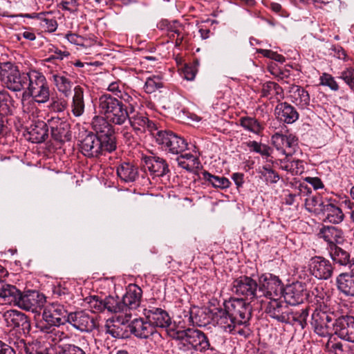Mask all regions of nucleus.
Returning <instances> with one entry per match:
<instances>
[{
	"mask_svg": "<svg viewBox=\"0 0 354 354\" xmlns=\"http://www.w3.org/2000/svg\"><path fill=\"white\" fill-rule=\"evenodd\" d=\"M118 177L125 183L135 181L138 177V169L129 162H122L117 168Z\"/></svg>",
	"mask_w": 354,
	"mask_h": 354,
	"instance_id": "33",
	"label": "nucleus"
},
{
	"mask_svg": "<svg viewBox=\"0 0 354 354\" xmlns=\"http://www.w3.org/2000/svg\"><path fill=\"white\" fill-rule=\"evenodd\" d=\"M66 37L68 39V41L71 44L82 46H85L86 39L80 35H78L75 33H70L67 34Z\"/></svg>",
	"mask_w": 354,
	"mask_h": 354,
	"instance_id": "58",
	"label": "nucleus"
},
{
	"mask_svg": "<svg viewBox=\"0 0 354 354\" xmlns=\"http://www.w3.org/2000/svg\"><path fill=\"white\" fill-rule=\"evenodd\" d=\"M339 78L343 80L348 86L354 91V69L347 68L340 73Z\"/></svg>",
	"mask_w": 354,
	"mask_h": 354,
	"instance_id": "55",
	"label": "nucleus"
},
{
	"mask_svg": "<svg viewBox=\"0 0 354 354\" xmlns=\"http://www.w3.org/2000/svg\"><path fill=\"white\" fill-rule=\"evenodd\" d=\"M13 102L12 97L7 91H0V116L11 114Z\"/></svg>",
	"mask_w": 354,
	"mask_h": 354,
	"instance_id": "44",
	"label": "nucleus"
},
{
	"mask_svg": "<svg viewBox=\"0 0 354 354\" xmlns=\"http://www.w3.org/2000/svg\"><path fill=\"white\" fill-rule=\"evenodd\" d=\"M106 117L95 116L93 118L91 126L100 138L106 142V147L116 148V140L113 126Z\"/></svg>",
	"mask_w": 354,
	"mask_h": 354,
	"instance_id": "11",
	"label": "nucleus"
},
{
	"mask_svg": "<svg viewBox=\"0 0 354 354\" xmlns=\"http://www.w3.org/2000/svg\"><path fill=\"white\" fill-rule=\"evenodd\" d=\"M147 319L150 322L153 328L155 327L166 328L167 333L170 328H180L176 325L175 322L172 323L171 318L167 311H147L145 314Z\"/></svg>",
	"mask_w": 354,
	"mask_h": 354,
	"instance_id": "22",
	"label": "nucleus"
},
{
	"mask_svg": "<svg viewBox=\"0 0 354 354\" xmlns=\"http://www.w3.org/2000/svg\"><path fill=\"white\" fill-rule=\"evenodd\" d=\"M307 285L301 281H296L287 286L283 290L282 300L283 308L287 305L296 306L304 301L307 295Z\"/></svg>",
	"mask_w": 354,
	"mask_h": 354,
	"instance_id": "12",
	"label": "nucleus"
},
{
	"mask_svg": "<svg viewBox=\"0 0 354 354\" xmlns=\"http://www.w3.org/2000/svg\"><path fill=\"white\" fill-rule=\"evenodd\" d=\"M99 111L111 123L117 125L123 124L128 118V109L119 99L104 94L99 98Z\"/></svg>",
	"mask_w": 354,
	"mask_h": 354,
	"instance_id": "4",
	"label": "nucleus"
},
{
	"mask_svg": "<svg viewBox=\"0 0 354 354\" xmlns=\"http://www.w3.org/2000/svg\"><path fill=\"white\" fill-rule=\"evenodd\" d=\"M17 294V288L12 285L6 283L0 279V304L2 305H10Z\"/></svg>",
	"mask_w": 354,
	"mask_h": 354,
	"instance_id": "38",
	"label": "nucleus"
},
{
	"mask_svg": "<svg viewBox=\"0 0 354 354\" xmlns=\"http://www.w3.org/2000/svg\"><path fill=\"white\" fill-rule=\"evenodd\" d=\"M288 315L290 322L288 324L294 325L298 323L302 328L306 326L308 311H288Z\"/></svg>",
	"mask_w": 354,
	"mask_h": 354,
	"instance_id": "46",
	"label": "nucleus"
},
{
	"mask_svg": "<svg viewBox=\"0 0 354 354\" xmlns=\"http://www.w3.org/2000/svg\"><path fill=\"white\" fill-rule=\"evenodd\" d=\"M320 84L322 86H328L331 90L337 91L339 89L337 82L335 80L334 77L328 73H323L319 78Z\"/></svg>",
	"mask_w": 354,
	"mask_h": 354,
	"instance_id": "53",
	"label": "nucleus"
},
{
	"mask_svg": "<svg viewBox=\"0 0 354 354\" xmlns=\"http://www.w3.org/2000/svg\"><path fill=\"white\" fill-rule=\"evenodd\" d=\"M3 317L8 327L19 328L25 333L29 332L30 324L28 317L21 311H6Z\"/></svg>",
	"mask_w": 354,
	"mask_h": 354,
	"instance_id": "23",
	"label": "nucleus"
},
{
	"mask_svg": "<svg viewBox=\"0 0 354 354\" xmlns=\"http://www.w3.org/2000/svg\"><path fill=\"white\" fill-rule=\"evenodd\" d=\"M247 146L251 151L262 156H269L270 155V148L266 145L259 143L257 141H250L247 143Z\"/></svg>",
	"mask_w": 354,
	"mask_h": 354,
	"instance_id": "51",
	"label": "nucleus"
},
{
	"mask_svg": "<svg viewBox=\"0 0 354 354\" xmlns=\"http://www.w3.org/2000/svg\"><path fill=\"white\" fill-rule=\"evenodd\" d=\"M48 124L45 122L35 121L28 129V139L33 143H41L48 138Z\"/></svg>",
	"mask_w": 354,
	"mask_h": 354,
	"instance_id": "29",
	"label": "nucleus"
},
{
	"mask_svg": "<svg viewBox=\"0 0 354 354\" xmlns=\"http://www.w3.org/2000/svg\"><path fill=\"white\" fill-rule=\"evenodd\" d=\"M331 259L341 266H346L351 263L350 254L338 245L328 250Z\"/></svg>",
	"mask_w": 354,
	"mask_h": 354,
	"instance_id": "42",
	"label": "nucleus"
},
{
	"mask_svg": "<svg viewBox=\"0 0 354 354\" xmlns=\"http://www.w3.org/2000/svg\"><path fill=\"white\" fill-rule=\"evenodd\" d=\"M161 87H162V82L160 77L153 76L147 79L144 88L147 93H152Z\"/></svg>",
	"mask_w": 354,
	"mask_h": 354,
	"instance_id": "49",
	"label": "nucleus"
},
{
	"mask_svg": "<svg viewBox=\"0 0 354 354\" xmlns=\"http://www.w3.org/2000/svg\"><path fill=\"white\" fill-rule=\"evenodd\" d=\"M261 97L279 102L283 98V90L276 82H267L262 85Z\"/></svg>",
	"mask_w": 354,
	"mask_h": 354,
	"instance_id": "32",
	"label": "nucleus"
},
{
	"mask_svg": "<svg viewBox=\"0 0 354 354\" xmlns=\"http://www.w3.org/2000/svg\"><path fill=\"white\" fill-rule=\"evenodd\" d=\"M22 17H27L30 19H36L39 21L40 25L45 28L47 31L53 32L57 28V23L55 19L48 18L44 13H31L24 14L20 15Z\"/></svg>",
	"mask_w": 354,
	"mask_h": 354,
	"instance_id": "39",
	"label": "nucleus"
},
{
	"mask_svg": "<svg viewBox=\"0 0 354 354\" xmlns=\"http://www.w3.org/2000/svg\"><path fill=\"white\" fill-rule=\"evenodd\" d=\"M221 316V324H224L225 328H229L232 330L235 327L236 323V319L230 313V311H218Z\"/></svg>",
	"mask_w": 354,
	"mask_h": 354,
	"instance_id": "50",
	"label": "nucleus"
},
{
	"mask_svg": "<svg viewBox=\"0 0 354 354\" xmlns=\"http://www.w3.org/2000/svg\"><path fill=\"white\" fill-rule=\"evenodd\" d=\"M322 214L324 216V221L333 224H339L344 219V214L335 200H326L325 207Z\"/></svg>",
	"mask_w": 354,
	"mask_h": 354,
	"instance_id": "24",
	"label": "nucleus"
},
{
	"mask_svg": "<svg viewBox=\"0 0 354 354\" xmlns=\"http://www.w3.org/2000/svg\"><path fill=\"white\" fill-rule=\"evenodd\" d=\"M284 287L277 276L270 273L261 274L259 278V297H265L268 304L266 310H277L283 308L282 295Z\"/></svg>",
	"mask_w": 354,
	"mask_h": 354,
	"instance_id": "3",
	"label": "nucleus"
},
{
	"mask_svg": "<svg viewBox=\"0 0 354 354\" xmlns=\"http://www.w3.org/2000/svg\"><path fill=\"white\" fill-rule=\"evenodd\" d=\"M67 105V101L64 98H52L50 108L55 112H63Z\"/></svg>",
	"mask_w": 354,
	"mask_h": 354,
	"instance_id": "56",
	"label": "nucleus"
},
{
	"mask_svg": "<svg viewBox=\"0 0 354 354\" xmlns=\"http://www.w3.org/2000/svg\"><path fill=\"white\" fill-rule=\"evenodd\" d=\"M272 140L276 147L278 149L281 148L286 156H291L297 147V140L292 135L275 133L272 136Z\"/></svg>",
	"mask_w": 354,
	"mask_h": 354,
	"instance_id": "25",
	"label": "nucleus"
},
{
	"mask_svg": "<svg viewBox=\"0 0 354 354\" xmlns=\"http://www.w3.org/2000/svg\"><path fill=\"white\" fill-rule=\"evenodd\" d=\"M117 313L118 311H114ZM114 315L109 318L106 324V332L112 337L118 339H125L129 337L130 332V320L131 315L129 313H123Z\"/></svg>",
	"mask_w": 354,
	"mask_h": 354,
	"instance_id": "10",
	"label": "nucleus"
},
{
	"mask_svg": "<svg viewBox=\"0 0 354 354\" xmlns=\"http://www.w3.org/2000/svg\"><path fill=\"white\" fill-rule=\"evenodd\" d=\"M142 294V289L133 285L129 286L121 301H118V297L109 296L102 299L98 296L93 295L86 297L85 302L88 304V308L96 310H124V308L134 310L140 305Z\"/></svg>",
	"mask_w": 354,
	"mask_h": 354,
	"instance_id": "1",
	"label": "nucleus"
},
{
	"mask_svg": "<svg viewBox=\"0 0 354 354\" xmlns=\"http://www.w3.org/2000/svg\"><path fill=\"white\" fill-rule=\"evenodd\" d=\"M68 55L69 53L67 51H62L60 50L56 49L54 52V54L46 59L45 61L46 62H52L55 59L62 60L64 57H68Z\"/></svg>",
	"mask_w": 354,
	"mask_h": 354,
	"instance_id": "59",
	"label": "nucleus"
},
{
	"mask_svg": "<svg viewBox=\"0 0 354 354\" xmlns=\"http://www.w3.org/2000/svg\"><path fill=\"white\" fill-rule=\"evenodd\" d=\"M27 95L28 94H21V109L24 113H32L33 115L34 113L37 111V109L35 107V102H37Z\"/></svg>",
	"mask_w": 354,
	"mask_h": 354,
	"instance_id": "48",
	"label": "nucleus"
},
{
	"mask_svg": "<svg viewBox=\"0 0 354 354\" xmlns=\"http://www.w3.org/2000/svg\"><path fill=\"white\" fill-rule=\"evenodd\" d=\"M328 198L323 199L319 195H309L305 199L306 209L316 215H320L325 207V203Z\"/></svg>",
	"mask_w": 354,
	"mask_h": 354,
	"instance_id": "36",
	"label": "nucleus"
},
{
	"mask_svg": "<svg viewBox=\"0 0 354 354\" xmlns=\"http://www.w3.org/2000/svg\"><path fill=\"white\" fill-rule=\"evenodd\" d=\"M142 160L145 167L154 176H164L169 172V165L162 158L156 156H145Z\"/></svg>",
	"mask_w": 354,
	"mask_h": 354,
	"instance_id": "20",
	"label": "nucleus"
},
{
	"mask_svg": "<svg viewBox=\"0 0 354 354\" xmlns=\"http://www.w3.org/2000/svg\"><path fill=\"white\" fill-rule=\"evenodd\" d=\"M266 316L276 319L277 322L288 324L290 322L288 311H266Z\"/></svg>",
	"mask_w": 354,
	"mask_h": 354,
	"instance_id": "54",
	"label": "nucleus"
},
{
	"mask_svg": "<svg viewBox=\"0 0 354 354\" xmlns=\"http://www.w3.org/2000/svg\"><path fill=\"white\" fill-rule=\"evenodd\" d=\"M240 125L246 131L259 135L263 130V125L255 118L241 117L239 119Z\"/></svg>",
	"mask_w": 354,
	"mask_h": 354,
	"instance_id": "41",
	"label": "nucleus"
},
{
	"mask_svg": "<svg viewBox=\"0 0 354 354\" xmlns=\"http://www.w3.org/2000/svg\"><path fill=\"white\" fill-rule=\"evenodd\" d=\"M80 152L86 157L97 158L104 151L112 152L116 148L106 147V142L102 140L93 132H86L82 135L79 144Z\"/></svg>",
	"mask_w": 354,
	"mask_h": 354,
	"instance_id": "7",
	"label": "nucleus"
},
{
	"mask_svg": "<svg viewBox=\"0 0 354 354\" xmlns=\"http://www.w3.org/2000/svg\"><path fill=\"white\" fill-rule=\"evenodd\" d=\"M338 289L347 296H354V274L342 273L337 278Z\"/></svg>",
	"mask_w": 354,
	"mask_h": 354,
	"instance_id": "34",
	"label": "nucleus"
},
{
	"mask_svg": "<svg viewBox=\"0 0 354 354\" xmlns=\"http://www.w3.org/2000/svg\"><path fill=\"white\" fill-rule=\"evenodd\" d=\"M196 71L192 66H185L183 70L184 77L187 80H193L195 78Z\"/></svg>",
	"mask_w": 354,
	"mask_h": 354,
	"instance_id": "60",
	"label": "nucleus"
},
{
	"mask_svg": "<svg viewBox=\"0 0 354 354\" xmlns=\"http://www.w3.org/2000/svg\"><path fill=\"white\" fill-rule=\"evenodd\" d=\"M51 80L59 92L65 96H68L71 93L73 84L69 75L65 71L52 72Z\"/></svg>",
	"mask_w": 354,
	"mask_h": 354,
	"instance_id": "30",
	"label": "nucleus"
},
{
	"mask_svg": "<svg viewBox=\"0 0 354 354\" xmlns=\"http://www.w3.org/2000/svg\"><path fill=\"white\" fill-rule=\"evenodd\" d=\"M310 193L311 190L310 187L306 185L300 184L298 188L295 189L294 193H290L286 196L285 203L288 205H293L301 196H306Z\"/></svg>",
	"mask_w": 354,
	"mask_h": 354,
	"instance_id": "45",
	"label": "nucleus"
},
{
	"mask_svg": "<svg viewBox=\"0 0 354 354\" xmlns=\"http://www.w3.org/2000/svg\"><path fill=\"white\" fill-rule=\"evenodd\" d=\"M310 270L316 278L328 279L332 276L333 268L328 260L321 257H315L311 259Z\"/></svg>",
	"mask_w": 354,
	"mask_h": 354,
	"instance_id": "21",
	"label": "nucleus"
},
{
	"mask_svg": "<svg viewBox=\"0 0 354 354\" xmlns=\"http://www.w3.org/2000/svg\"><path fill=\"white\" fill-rule=\"evenodd\" d=\"M0 354H16L15 350L8 344L0 340Z\"/></svg>",
	"mask_w": 354,
	"mask_h": 354,
	"instance_id": "62",
	"label": "nucleus"
},
{
	"mask_svg": "<svg viewBox=\"0 0 354 354\" xmlns=\"http://www.w3.org/2000/svg\"><path fill=\"white\" fill-rule=\"evenodd\" d=\"M30 71L21 72L17 66L7 62L0 64V80L2 84L12 92L24 91L29 80Z\"/></svg>",
	"mask_w": 354,
	"mask_h": 354,
	"instance_id": "5",
	"label": "nucleus"
},
{
	"mask_svg": "<svg viewBox=\"0 0 354 354\" xmlns=\"http://www.w3.org/2000/svg\"><path fill=\"white\" fill-rule=\"evenodd\" d=\"M333 319V311H313L310 323L317 335L326 337L330 335L328 324Z\"/></svg>",
	"mask_w": 354,
	"mask_h": 354,
	"instance_id": "17",
	"label": "nucleus"
},
{
	"mask_svg": "<svg viewBox=\"0 0 354 354\" xmlns=\"http://www.w3.org/2000/svg\"><path fill=\"white\" fill-rule=\"evenodd\" d=\"M168 335L179 341V349L188 351L193 349L196 351L205 352L210 348V343L207 335L201 330L188 328L187 329L170 328Z\"/></svg>",
	"mask_w": 354,
	"mask_h": 354,
	"instance_id": "2",
	"label": "nucleus"
},
{
	"mask_svg": "<svg viewBox=\"0 0 354 354\" xmlns=\"http://www.w3.org/2000/svg\"><path fill=\"white\" fill-rule=\"evenodd\" d=\"M335 333L340 339L354 343V317L342 315L333 324Z\"/></svg>",
	"mask_w": 354,
	"mask_h": 354,
	"instance_id": "15",
	"label": "nucleus"
},
{
	"mask_svg": "<svg viewBox=\"0 0 354 354\" xmlns=\"http://www.w3.org/2000/svg\"><path fill=\"white\" fill-rule=\"evenodd\" d=\"M257 288L259 282L250 277L241 276L233 281L232 290L237 295L253 299L259 297Z\"/></svg>",
	"mask_w": 354,
	"mask_h": 354,
	"instance_id": "14",
	"label": "nucleus"
},
{
	"mask_svg": "<svg viewBox=\"0 0 354 354\" xmlns=\"http://www.w3.org/2000/svg\"><path fill=\"white\" fill-rule=\"evenodd\" d=\"M153 136L161 148L172 154H179L187 149L185 140L171 131H158Z\"/></svg>",
	"mask_w": 354,
	"mask_h": 354,
	"instance_id": "8",
	"label": "nucleus"
},
{
	"mask_svg": "<svg viewBox=\"0 0 354 354\" xmlns=\"http://www.w3.org/2000/svg\"><path fill=\"white\" fill-rule=\"evenodd\" d=\"M245 304L246 303L243 298H232L225 304V310H230V308L239 310L245 308Z\"/></svg>",
	"mask_w": 354,
	"mask_h": 354,
	"instance_id": "57",
	"label": "nucleus"
},
{
	"mask_svg": "<svg viewBox=\"0 0 354 354\" xmlns=\"http://www.w3.org/2000/svg\"><path fill=\"white\" fill-rule=\"evenodd\" d=\"M241 320H236L238 324L245 323L251 317L252 311H239Z\"/></svg>",
	"mask_w": 354,
	"mask_h": 354,
	"instance_id": "63",
	"label": "nucleus"
},
{
	"mask_svg": "<svg viewBox=\"0 0 354 354\" xmlns=\"http://www.w3.org/2000/svg\"><path fill=\"white\" fill-rule=\"evenodd\" d=\"M51 130V136L54 140L64 143L71 139L70 124L60 118H52L48 120Z\"/></svg>",
	"mask_w": 354,
	"mask_h": 354,
	"instance_id": "16",
	"label": "nucleus"
},
{
	"mask_svg": "<svg viewBox=\"0 0 354 354\" xmlns=\"http://www.w3.org/2000/svg\"><path fill=\"white\" fill-rule=\"evenodd\" d=\"M202 175L203 179L208 181L214 187L226 189L230 185V180L225 177L214 176L207 171H204Z\"/></svg>",
	"mask_w": 354,
	"mask_h": 354,
	"instance_id": "43",
	"label": "nucleus"
},
{
	"mask_svg": "<svg viewBox=\"0 0 354 354\" xmlns=\"http://www.w3.org/2000/svg\"><path fill=\"white\" fill-rule=\"evenodd\" d=\"M15 296L16 299H13L12 306L22 310L41 308L46 302L45 295L37 290H28L22 292L17 289V294Z\"/></svg>",
	"mask_w": 354,
	"mask_h": 354,
	"instance_id": "9",
	"label": "nucleus"
},
{
	"mask_svg": "<svg viewBox=\"0 0 354 354\" xmlns=\"http://www.w3.org/2000/svg\"><path fill=\"white\" fill-rule=\"evenodd\" d=\"M232 179L237 187L242 186L243 183V174L240 173H234L232 174Z\"/></svg>",
	"mask_w": 354,
	"mask_h": 354,
	"instance_id": "64",
	"label": "nucleus"
},
{
	"mask_svg": "<svg viewBox=\"0 0 354 354\" xmlns=\"http://www.w3.org/2000/svg\"><path fill=\"white\" fill-rule=\"evenodd\" d=\"M333 339V335H330L329 339L325 345L326 351L329 354H346L342 343L340 342H335Z\"/></svg>",
	"mask_w": 354,
	"mask_h": 354,
	"instance_id": "47",
	"label": "nucleus"
},
{
	"mask_svg": "<svg viewBox=\"0 0 354 354\" xmlns=\"http://www.w3.org/2000/svg\"><path fill=\"white\" fill-rule=\"evenodd\" d=\"M68 311H43L44 320L42 328H49L51 326H59L68 322Z\"/></svg>",
	"mask_w": 354,
	"mask_h": 354,
	"instance_id": "28",
	"label": "nucleus"
},
{
	"mask_svg": "<svg viewBox=\"0 0 354 354\" xmlns=\"http://www.w3.org/2000/svg\"><path fill=\"white\" fill-rule=\"evenodd\" d=\"M68 322L81 331H92L96 328V321L84 311H73L68 314Z\"/></svg>",
	"mask_w": 354,
	"mask_h": 354,
	"instance_id": "18",
	"label": "nucleus"
},
{
	"mask_svg": "<svg viewBox=\"0 0 354 354\" xmlns=\"http://www.w3.org/2000/svg\"><path fill=\"white\" fill-rule=\"evenodd\" d=\"M129 122L137 135H141L145 133L147 130L154 133L153 131L156 130V125L150 121L145 113L136 111L131 107L128 111Z\"/></svg>",
	"mask_w": 354,
	"mask_h": 354,
	"instance_id": "13",
	"label": "nucleus"
},
{
	"mask_svg": "<svg viewBox=\"0 0 354 354\" xmlns=\"http://www.w3.org/2000/svg\"><path fill=\"white\" fill-rule=\"evenodd\" d=\"M84 89L80 86L74 88L71 111L75 117H80L84 112Z\"/></svg>",
	"mask_w": 354,
	"mask_h": 354,
	"instance_id": "35",
	"label": "nucleus"
},
{
	"mask_svg": "<svg viewBox=\"0 0 354 354\" xmlns=\"http://www.w3.org/2000/svg\"><path fill=\"white\" fill-rule=\"evenodd\" d=\"M22 93L28 94L39 104L47 102L50 99V89L46 77L36 70H30L28 84Z\"/></svg>",
	"mask_w": 354,
	"mask_h": 354,
	"instance_id": "6",
	"label": "nucleus"
},
{
	"mask_svg": "<svg viewBox=\"0 0 354 354\" xmlns=\"http://www.w3.org/2000/svg\"><path fill=\"white\" fill-rule=\"evenodd\" d=\"M130 332L138 338L147 339L153 334L154 328L149 320L139 318L130 322Z\"/></svg>",
	"mask_w": 354,
	"mask_h": 354,
	"instance_id": "27",
	"label": "nucleus"
},
{
	"mask_svg": "<svg viewBox=\"0 0 354 354\" xmlns=\"http://www.w3.org/2000/svg\"><path fill=\"white\" fill-rule=\"evenodd\" d=\"M274 114L279 120L287 124H292L299 118V113L295 108L286 102L277 105Z\"/></svg>",
	"mask_w": 354,
	"mask_h": 354,
	"instance_id": "26",
	"label": "nucleus"
},
{
	"mask_svg": "<svg viewBox=\"0 0 354 354\" xmlns=\"http://www.w3.org/2000/svg\"><path fill=\"white\" fill-rule=\"evenodd\" d=\"M317 236L327 243V250L342 244L344 241L342 230L330 225H322L319 230Z\"/></svg>",
	"mask_w": 354,
	"mask_h": 354,
	"instance_id": "19",
	"label": "nucleus"
},
{
	"mask_svg": "<svg viewBox=\"0 0 354 354\" xmlns=\"http://www.w3.org/2000/svg\"><path fill=\"white\" fill-rule=\"evenodd\" d=\"M176 160L180 167L189 171L199 168L201 165L198 158L190 153H187L178 156Z\"/></svg>",
	"mask_w": 354,
	"mask_h": 354,
	"instance_id": "40",
	"label": "nucleus"
},
{
	"mask_svg": "<svg viewBox=\"0 0 354 354\" xmlns=\"http://www.w3.org/2000/svg\"><path fill=\"white\" fill-rule=\"evenodd\" d=\"M306 181L309 183L315 189L322 188L324 185L322 180L317 177H308Z\"/></svg>",
	"mask_w": 354,
	"mask_h": 354,
	"instance_id": "61",
	"label": "nucleus"
},
{
	"mask_svg": "<svg viewBox=\"0 0 354 354\" xmlns=\"http://www.w3.org/2000/svg\"><path fill=\"white\" fill-rule=\"evenodd\" d=\"M260 173L267 183H276L279 180V174L268 166H263Z\"/></svg>",
	"mask_w": 354,
	"mask_h": 354,
	"instance_id": "52",
	"label": "nucleus"
},
{
	"mask_svg": "<svg viewBox=\"0 0 354 354\" xmlns=\"http://www.w3.org/2000/svg\"><path fill=\"white\" fill-rule=\"evenodd\" d=\"M279 167L292 175L301 174L304 171L303 161L299 159H291L290 156H286L284 160H280Z\"/></svg>",
	"mask_w": 354,
	"mask_h": 354,
	"instance_id": "37",
	"label": "nucleus"
},
{
	"mask_svg": "<svg viewBox=\"0 0 354 354\" xmlns=\"http://www.w3.org/2000/svg\"><path fill=\"white\" fill-rule=\"evenodd\" d=\"M290 97L301 109H306L310 104V95L303 87L292 85L289 88Z\"/></svg>",
	"mask_w": 354,
	"mask_h": 354,
	"instance_id": "31",
	"label": "nucleus"
}]
</instances>
